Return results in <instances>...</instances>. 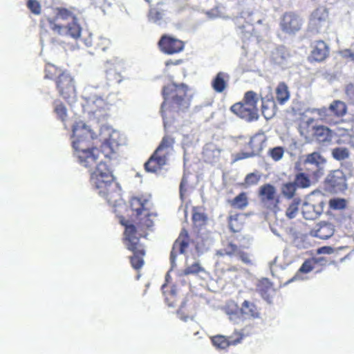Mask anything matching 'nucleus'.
Listing matches in <instances>:
<instances>
[{
	"label": "nucleus",
	"mask_w": 354,
	"mask_h": 354,
	"mask_svg": "<svg viewBox=\"0 0 354 354\" xmlns=\"http://www.w3.org/2000/svg\"><path fill=\"white\" fill-rule=\"evenodd\" d=\"M92 140H73L72 145L75 155L79 162L84 167L88 168L91 173V185L98 190V194L106 198L112 204L120 196L118 184L114 182V176L106 164L102 160L98 162L100 152L97 148H91Z\"/></svg>",
	"instance_id": "1"
},
{
	"label": "nucleus",
	"mask_w": 354,
	"mask_h": 354,
	"mask_svg": "<svg viewBox=\"0 0 354 354\" xmlns=\"http://www.w3.org/2000/svg\"><path fill=\"white\" fill-rule=\"evenodd\" d=\"M188 86L185 84L172 83L163 88L164 102L161 106V115L164 126L170 125L175 118V113L184 112L190 105V97L187 95Z\"/></svg>",
	"instance_id": "2"
},
{
	"label": "nucleus",
	"mask_w": 354,
	"mask_h": 354,
	"mask_svg": "<svg viewBox=\"0 0 354 354\" xmlns=\"http://www.w3.org/2000/svg\"><path fill=\"white\" fill-rule=\"evenodd\" d=\"M136 230L133 225H126L124 231V241L128 250L133 252V255L131 257L132 267L138 270L144 264L143 257L145 254L143 245L140 243L139 238L136 236Z\"/></svg>",
	"instance_id": "3"
},
{
	"label": "nucleus",
	"mask_w": 354,
	"mask_h": 354,
	"mask_svg": "<svg viewBox=\"0 0 354 354\" xmlns=\"http://www.w3.org/2000/svg\"><path fill=\"white\" fill-rule=\"evenodd\" d=\"M243 101V103L239 102L232 105L230 108L231 111L246 121L258 120L259 114L257 109V104L259 101L258 95L252 91H248L245 93Z\"/></svg>",
	"instance_id": "4"
},
{
	"label": "nucleus",
	"mask_w": 354,
	"mask_h": 354,
	"mask_svg": "<svg viewBox=\"0 0 354 354\" xmlns=\"http://www.w3.org/2000/svg\"><path fill=\"white\" fill-rule=\"evenodd\" d=\"M172 151L171 140L164 138L153 155L145 164L146 171L155 173L158 169H160L164 165H167L168 156L171 153Z\"/></svg>",
	"instance_id": "5"
},
{
	"label": "nucleus",
	"mask_w": 354,
	"mask_h": 354,
	"mask_svg": "<svg viewBox=\"0 0 354 354\" xmlns=\"http://www.w3.org/2000/svg\"><path fill=\"white\" fill-rule=\"evenodd\" d=\"M303 165L312 180L317 182L325 174L327 160L320 152L313 151L304 156Z\"/></svg>",
	"instance_id": "6"
},
{
	"label": "nucleus",
	"mask_w": 354,
	"mask_h": 354,
	"mask_svg": "<svg viewBox=\"0 0 354 354\" xmlns=\"http://www.w3.org/2000/svg\"><path fill=\"white\" fill-rule=\"evenodd\" d=\"M127 69V64L123 59L114 57L104 64L106 80L110 83L119 84L122 81V73Z\"/></svg>",
	"instance_id": "7"
},
{
	"label": "nucleus",
	"mask_w": 354,
	"mask_h": 354,
	"mask_svg": "<svg viewBox=\"0 0 354 354\" xmlns=\"http://www.w3.org/2000/svg\"><path fill=\"white\" fill-rule=\"evenodd\" d=\"M328 24V12L324 7H319L311 14L307 36L311 37L325 29Z\"/></svg>",
	"instance_id": "8"
},
{
	"label": "nucleus",
	"mask_w": 354,
	"mask_h": 354,
	"mask_svg": "<svg viewBox=\"0 0 354 354\" xmlns=\"http://www.w3.org/2000/svg\"><path fill=\"white\" fill-rule=\"evenodd\" d=\"M56 84L61 96L69 103L75 101L77 94L74 80L69 73L62 72L59 74Z\"/></svg>",
	"instance_id": "9"
},
{
	"label": "nucleus",
	"mask_w": 354,
	"mask_h": 354,
	"mask_svg": "<svg viewBox=\"0 0 354 354\" xmlns=\"http://www.w3.org/2000/svg\"><path fill=\"white\" fill-rule=\"evenodd\" d=\"M250 17V12H242L240 16L234 19V24L237 26L239 34L241 35L243 43L254 42V39L257 40V38L252 34L254 28L252 25L253 20Z\"/></svg>",
	"instance_id": "10"
},
{
	"label": "nucleus",
	"mask_w": 354,
	"mask_h": 354,
	"mask_svg": "<svg viewBox=\"0 0 354 354\" xmlns=\"http://www.w3.org/2000/svg\"><path fill=\"white\" fill-rule=\"evenodd\" d=\"M88 103L93 104V106L91 107L88 111L93 115V119L96 120L97 122H102L106 119L109 115L107 111L110 109L112 104L105 102L101 97H97L95 100L90 99Z\"/></svg>",
	"instance_id": "11"
},
{
	"label": "nucleus",
	"mask_w": 354,
	"mask_h": 354,
	"mask_svg": "<svg viewBox=\"0 0 354 354\" xmlns=\"http://www.w3.org/2000/svg\"><path fill=\"white\" fill-rule=\"evenodd\" d=\"M117 133L115 132L109 126L102 124L100 128V136L102 140V149L105 151L109 149L112 153H114L118 143L113 138V136Z\"/></svg>",
	"instance_id": "12"
},
{
	"label": "nucleus",
	"mask_w": 354,
	"mask_h": 354,
	"mask_svg": "<svg viewBox=\"0 0 354 354\" xmlns=\"http://www.w3.org/2000/svg\"><path fill=\"white\" fill-rule=\"evenodd\" d=\"M326 183L333 188L335 192H342L347 189L345 176L340 170H334L328 174Z\"/></svg>",
	"instance_id": "13"
},
{
	"label": "nucleus",
	"mask_w": 354,
	"mask_h": 354,
	"mask_svg": "<svg viewBox=\"0 0 354 354\" xmlns=\"http://www.w3.org/2000/svg\"><path fill=\"white\" fill-rule=\"evenodd\" d=\"M301 26V19L292 12L286 13L281 21L282 30L289 34L295 33L300 30Z\"/></svg>",
	"instance_id": "14"
},
{
	"label": "nucleus",
	"mask_w": 354,
	"mask_h": 354,
	"mask_svg": "<svg viewBox=\"0 0 354 354\" xmlns=\"http://www.w3.org/2000/svg\"><path fill=\"white\" fill-rule=\"evenodd\" d=\"M97 138L96 133L83 121L75 122L73 125V140H93Z\"/></svg>",
	"instance_id": "15"
},
{
	"label": "nucleus",
	"mask_w": 354,
	"mask_h": 354,
	"mask_svg": "<svg viewBox=\"0 0 354 354\" xmlns=\"http://www.w3.org/2000/svg\"><path fill=\"white\" fill-rule=\"evenodd\" d=\"M188 246V232L185 229L182 230L178 239L174 243L170 253V264L171 268L176 266L177 254H183Z\"/></svg>",
	"instance_id": "16"
},
{
	"label": "nucleus",
	"mask_w": 354,
	"mask_h": 354,
	"mask_svg": "<svg viewBox=\"0 0 354 354\" xmlns=\"http://www.w3.org/2000/svg\"><path fill=\"white\" fill-rule=\"evenodd\" d=\"M230 75L227 73L218 72L212 80V88L216 93H223L227 87Z\"/></svg>",
	"instance_id": "17"
},
{
	"label": "nucleus",
	"mask_w": 354,
	"mask_h": 354,
	"mask_svg": "<svg viewBox=\"0 0 354 354\" xmlns=\"http://www.w3.org/2000/svg\"><path fill=\"white\" fill-rule=\"evenodd\" d=\"M316 127L315 120L313 118H310L300 122L299 131L301 136L306 140H308L313 136L314 131H315Z\"/></svg>",
	"instance_id": "18"
},
{
	"label": "nucleus",
	"mask_w": 354,
	"mask_h": 354,
	"mask_svg": "<svg viewBox=\"0 0 354 354\" xmlns=\"http://www.w3.org/2000/svg\"><path fill=\"white\" fill-rule=\"evenodd\" d=\"M240 313L242 316H245L246 318L257 319L260 317V313L257 306L248 300L243 302Z\"/></svg>",
	"instance_id": "19"
},
{
	"label": "nucleus",
	"mask_w": 354,
	"mask_h": 354,
	"mask_svg": "<svg viewBox=\"0 0 354 354\" xmlns=\"http://www.w3.org/2000/svg\"><path fill=\"white\" fill-rule=\"evenodd\" d=\"M319 142H330L333 138V131L326 127L317 126L313 136Z\"/></svg>",
	"instance_id": "20"
},
{
	"label": "nucleus",
	"mask_w": 354,
	"mask_h": 354,
	"mask_svg": "<svg viewBox=\"0 0 354 354\" xmlns=\"http://www.w3.org/2000/svg\"><path fill=\"white\" fill-rule=\"evenodd\" d=\"M261 112L266 120L272 118L275 115V103L273 100H267L261 98Z\"/></svg>",
	"instance_id": "21"
},
{
	"label": "nucleus",
	"mask_w": 354,
	"mask_h": 354,
	"mask_svg": "<svg viewBox=\"0 0 354 354\" xmlns=\"http://www.w3.org/2000/svg\"><path fill=\"white\" fill-rule=\"evenodd\" d=\"M313 269V263L311 260H306L298 271L295 273L294 277L291 278L287 283L293 282L298 280H304L306 278L302 277L303 274H306L312 271Z\"/></svg>",
	"instance_id": "22"
},
{
	"label": "nucleus",
	"mask_w": 354,
	"mask_h": 354,
	"mask_svg": "<svg viewBox=\"0 0 354 354\" xmlns=\"http://www.w3.org/2000/svg\"><path fill=\"white\" fill-rule=\"evenodd\" d=\"M276 98L280 104H284L290 98L288 87L284 82H280L276 88Z\"/></svg>",
	"instance_id": "23"
},
{
	"label": "nucleus",
	"mask_w": 354,
	"mask_h": 354,
	"mask_svg": "<svg viewBox=\"0 0 354 354\" xmlns=\"http://www.w3.org/2000/svg\"><path fill=\"white\" fill-rule=\"evenodd\" d=\"M302 214L304 218L306 220H315L320 216L316 209L315 205L307 202L303 204Z\"/></svg>",
	"instance_id": "24"
},
{
	"label": "nucleus",
	"mask_w": 354,
	"mask_h": 354,
	"mask_svg": "<svg viewBox=\"0 0 354 354\" xmlns=\"http://www.w3.org/2000/svg\"><path fill=\"white\" fill-rule=\"evenodd\" d=\"M334 234L333 225L330 223H324L315 231V236L320 239H328Z\"/></svg>",
	"instance_id": "25"
},
{
	"label": "nucleus",
	"mask_w": 354,
	"mask_h": 354,
	"mask_svg": "<svg viewBox=\"0 0 354 354\" xmlns=\"http://www.w3.org/2000/svg\"><path fill=\"white\" fill-rule=\"evenodd\" d=\"M329 52L328 46H315L311 51L310 57L316 62L323 61Z\"/></svg>",
	"instance_id": "26"
},
{
	"label": "nucleus",
	"mask_w": 354,
	"mask_h": 354,
	"mask_svg": "<svg viewBox=\"0 0 354 354\" xmlns=\"http://www.w3.org/2000/svg\"><path fill=\"white\" fill-rule=\"evenodd\" d=\"M328 110H330V114H334L337 117H342L346 113V105L342 101L335 100L330 104Z\"/></svg>",
	"instance_id": "27"
},
{
	"label": "nucleus",
	"mask_w": 354,
	"mask_h": 354,
	"mask_svg": "<svg viewBox=\"0 0 354 354\" xmlns=\"http://www.w3.org/2000/svg\"><path fill=\"white\" fill-rule=\"evenodd\" d=\"M310 177L308 174L301 171L295 175L293 182L295 183L297 188H308L311 185Z\"/></svg>",
	"instance_id": "28"
},
{
	"label": "nucleus",
	"mask_w": 354,
	"mask_h": 354,
	"mask_svg": "<svg viewBox=\"0 0 354 354\" xmlns=\"http://www.w3.org/2000/svg\"><path fill=\"white\" fill-rule=\"evenodd\" d=\"M240 248L232 243H228L223 248L216 251L217 256L223 257L225 255L230 257H236Z\"/></svg>",
	"instance_id": "29"
},
{
	"label": "nucleus",
	"mask_w": 354,
	"mask_h": 354,
	"mask_svg": "<svg viewBox=\"0 0 354 354\" xmlns=\"http://www.w3.org/2000/svg\"><path fill=\"white\" fill-rule=\"evenodd\" d=\"M297 189V187L293 181L287 182L281 185V192L285 198L291 199L294 197Z\"/></svg>",
	"instance_id": "30"
},
{
	"label": "nucleus",
	"mask_w": 354,
	"mask_h": 354,
	"mask_svg": "<svg viewBox=\"0 0 354 354\" xmlns=\"http://www.w3.org/2000/svg\"><path fill=\"white\" fill-rule=\"evenodd\" d=\"M286 57V53L285 52L284 46H277L272 51L271 58L272 61L277 64H283Z\"/></svg>",
	"instance_id": "31"
},
{
	"label": "nucleus",
	"mask_w": 354,
	"mask_h": 354,
	"mask_svg": "<svg viewBox=\"0 0 354 354\" xmlns=\"http://www.w3.org/2000/svg\"><path fill=\"white\" fill-rule=\"evenodd\" d=\"M248 205L247 195L245 192H241L237 195L231 202V205L235 208L243 209Z\"/></svg>",
	"instance_id": "32"
},
{
	"label": "nucleus",
	"mask_w": 354,
	"mask_h": 354,
	"mask_svg": "<svg viewBox=\"0 0 354 354\" xmlns=\"http://www.w3.org/2000/svg\"><path fill=\"white\" fill-rule=\"evenodd\" d=\"M275 193V187L270 184H266L261 186L259 189V194L268 201L272 200L274 198Z\"/></svg>",
	"instance_id": "33"
},
{
	"label": "nucleus",
	"mask_w": 354,
	"mask_h": 354,
	"mask_svg": "<svg viewBox=\"0 0 354 354\" xmlns=\"http://www.w3.org/2000/svg\"><path fill=\"white\" fill-rule=\"evenodd\" d=\"M148 201L146 199L133 197L131 201V207L133 211L137 212V215H140L142 211L145 209V205Z\"/></svg>",
	"instance_id": "34"
},
{
	"label": "nucleus",
	"mask_w": 354,
	"mask_h": 354,
	"mask_svg": "<svg viewBox=\"0 0 354 354\" xmlns=\"http://www.w3.org/2000/svg\"><path fill=\"white\" fill-rule=\"evenodd\" d=\"M67 32L73 38H77L80 36L82 28L78 24L77 18H73V21L67 26Z\"/></svg>",
	"instance_id": "35"
},
{
	"label": "nucleus",
	"mask_w": 354,
	"mask_h": 354,
	"mask_svg": "<svg viewBox=\"0 0 354 354\" xmlns=\"http://www.w3.org/2000/svg\"><path fill=\"white\" fill-rule=\"evenodd\" d=\"M350 153L347 148L338 147L333 149L332 156L337 160H343L349 157Z\"/></svg>",
	"instance_id": "36"
},
{
	"label": "nucleus",
	"mask_w": 354,
	"mask_h": 354,
	"mask_svg": "<svg viewBox=\"0 0 354 354\" xmlns=\"http://www.w3.org/2000/svg\"><path fill=\"white\" fill-rule=\"evenodd\" d=\"M300 203L301 200L299 198H294L286 212V215L288 218L292 219L296 217L299 212Z\"/></svg>",
	"instance_id": "37"
},
{
	"label": "nucleus",
	"mask_w": 354,
	"mask_h": 354,
	"mask_svg": "<svg viewBox=\"0 0 354 354\" xmlns=\"http://www.w3.org/2000/svg\"><path fill=\"white\" fill-rule=\"evenodd\" d=\"M159 50L165 54L173 55L182 52L184 46H158Z\"/></svg>",
	"instance_id": "38"
},
{
	"label": "nucleus",
	"mask_w": 354,
	"mask_h": 354,
	"mask_svg": "<svg viewBox=\"0 0 354 354\" xmlns=\"http://www.w3.org/2000/svg\"><path fill=\"white\" fill-rule=\"evenodd\" d=\"M45 73L46 78L52 79L57 75L59 77V75L62 72L53 64L48 63L46 66Z\"/></svg>",
	"instance_id": "39"
},
{
	"label": "nucleus",
	"mask_w": 354,
	"mask_h": 354,
	"mask_svg": "<svg viewBox=\"0 0 354 354\" xmlns=\"http://www.w3.org/2000/svg\"><path fill=\"white\" fill-rule=\"evenodd\" d=\"M55 112L56 113L59 119L64 122L67 117L66 108L61 102H56L55 103Z\"/></svg>",
	"instance_id": "40"
},
{
	"label": "nucleus",
	"mask_w": 354,
	"mask_h": 354,
	"mask_svg": "<svg viewBox=\"0 0 354 354\" xmlns=\"http://www.w3.org/2000/svg\"><path fill=\"white\" fill-rule=\"evenodd\" d=\"M204 268L200 265L198 262H194L190 266H187L184 270L183 273L185 275L196 274L201 272H203Z\"/></svg>",
	"instance_id": "41"
},
{
	"label": "nucleus",
	"mask_w": 354,
	"mask_h": 354,
	"mask_svg": "<svg viewBox=\"0 0 354 354\" xmlns=\"http://www.w3.org/2000/svg\"><path fill=\"white\" fill-rule=\"evenodd\" d=\"M215 347L220 349H225L229 346L228 341L221 335L215 336L212 339Z\"/></svg>",
	"instance_id": "42"
},
{
	"label": "nucleus",
	"mask_w": 354,
	"mask_h": 354,
	"mask_svg": "<svg viewBox=\"0 0 354 354\" xmlns=\"http://www.w3.org/2000/svg\"><path fill=\"white\" fill-rule=\"evenodd\" d=\"M73 18H77L73 15V14L68 10L66 8H58L57 12L56 14V19H61L64 20H67L69 19H72L73 21Z\"/></svg>",
	"instance_id": "43"
},
{
	"label": "nucleus",
	"mask_w": 354,
	"mask_h": 354,
	"mask_svg": "<svg viewBox=\"0 0 354 354\" xmlns=\"http://www.w3.org/2000/svg\"><path fill=\"white\" fill-rule=\"evenodd\" d=\"M329 206L333 209L341 210L346 207V201L343 198H333L329 201Z\"/></svg>",
	"instance_id": "44"
},
{
	"label": "nucleus",
	"mask_w": 354,
	"mask_h": 354,
	"mask_svg": "<svg viewBox=\"0 0 354 354\" xmlns=\"http://www.w3.org/2000/svg\"><path fill=\"white\" fill-rule=\"evenodd\" d=\"M164 16L163 10H158L156 8H151L149 11V18L150 21L158 23L162 19Z\"/></svg>",
	"instance_id": "45"
},
{
	"label": "nucleus",
	"mask_w": 354,
	"mask_h": 354,
	"mask_svg": "<svg viewBox=\"0 0 354 354\" xmlns=\"http://www.w3.org/2000/svg\"><path fill=\"white\" fill-rule=\"evenodd\" d=\"M283 149L281 147H274L269 151V155L274 161L280 160L283 156Z\"/></svg>",
	"instance_id": "46"
},
{
	"label": "nucleus",
	"mask_w": 354,
	"mask_h": 354,
	"mask_svg": "<svg viewBox=\"0 0 354 354\" xmlns=\"http://www.w3.org/2000/svg\"><path fill=\"white\" fill-rule=\"evenodd\" d=\"M206 15L209 19H215V18H223L227 19L228 17L225 16L224 13L221 10L218 6H216L212 10L207 11Z\"/></svg>",
	"instance_id": "47"
},
{
	"label": "nucleus",
	"mask_w": 354,
	"mask_h": 354,
	"mask_svg": "<svg viewBox=\"0 0 354 354\" xmlns=\"http://www.w3.org/2000/svg\"><path fill=\"white\" fill-rule=\"evenodd\" d=\"M179 42L180 44H185V43L180 40H178L176 37L169 35H163L160 39L159 41L157 44H172L174 43Z\"/></svg>",
	"instance_id": "48"
},
{
	"label": "nucleus",
	"mask_w": 354,
	"mask_h": 354,
	"mask_svg": "<svg viewBox=\"0 0 354 354\" xmlns=\"http://www.w3.org/2000/svg\"><path fill=\"white\" fill-rule=\"evenodd\" d=\"M259 180V176L254 173H250L248 174L245 178V183L248 185H254L258 183Z\"/></svg>",
	"instance_id": "49"
},
{
	"label": "nucleus",
	"mask_w": 354,
	"mask_h": 354,
	"mask_svg": "<svg viewBox=\"0 0 354 354\" xmlns=\"http://www.w3.org/2000/svg\"><path fill=\"white\" fill-rule=\"evenodd\" d=\"M238 259L241 260L243 263L246 265H252V261L251 260L250 255L242 251L241 249L239 250L236 257Z\"/></svg>",
	"instance_id": "50"
},
{
	"label": "nucleus",
	"mask_w": 354,
	"mask_h": 354,
	"mask_svg": "<svg viewBox=\"0 0 354 354\" xmlns=\"http://www.w3.org/2000/svg\"><path fill=\"white\" fill-rule=\"evenodd\" d=\"M257 140V136H254L250 138V142H248V147L251 149L252 151H255L257 153V156L259 154L260 151L262 149L261 142H259L258 145H255V142Z\"/></svg>",
	"instance_id": "51"
},
{
	"label": "nucleus",
	"mask_w": 354,
	"mask_h": 354,
	"mask_svg": "<svg viewBox=\"0 0 354 354\" xmlns=\"http://www.w3.org/2000/svg\"><path fill=\"white\" fill-rule=\"evenodd\" d=\"M345 93L348 98V100L353 104H354V85L349 84L345 87Z\"/></svg>",
	"instance_id": "52"
},
{
	"label": "nucleus",
	"mask_w": 354,
	"mask_h": 354,
	"mask_svg": "<svg viewBox=\"0 0 354 354\" xmlns=\"http://www.w3.org/2000/svg\"><path fill=\"white\" fill-rule=\"evenodd\" d=\"M27 6L28 8L34 13V14H39L40 13V6L39 3L35 0H28L27 3Z\"/></svg>",
	"instance_id": "53"
},
{
	"label": "nucleus",
	"mask_w": 354,
	"mask_h": 354,
	"mask_svg": "<svg viewBox=\"0 0 354 354\" xmlns=\"http://www.w3.org/2000/svg\"><path fill=\"white\" fill-rule=\"evenodd\" d=\"M256 156H257V153L255 151L240 152L235 155L234 161L241 160L243 159L248 158Z\"/></svg>",
	"instance_id": "54"
},
{
	"label": "nucleus",
	"mask_w": 354,
	"mask_h": 354,
	"mask_svg": "<svg viewBox=\"0 0 354 354\" xmlns=\"http://www.w3.org/2000/svg\"><path fill=\"white\" fill-rule=\"evenodd\" d=\"M229 319L234 324H239L242 321V317L239 315V312H227Z\"/></svg>",
	"instance_id": "55"
},
{
	"label": "nucleus",
	"mask_w": 354,
	"mask_h": 354,
	"mask_svg": "<svg viewBox=\"0 0 354 354\" xmlns=\"http://www.w3.org/2000/svg\"><path fill=\"white\" fill-rule=\"evenodd\" d=\"M239 216L238 214H235V215H231L230 216V223H229V226H230V230L234 232H238L239 230L237 228H236L234 225V223L233 222L234 221H237V217Z\"/></svg>",
	"instance_id": "56"
},
{
	"label": "nucleus",
	"mask_w": 354,
	"mask_h": 354,
	"mask_svg": "<svg viewBox=\"0 0 354 354\" xmlns=\"http://www.w3.org/2000/svg\"><path fill=\"white\" fill-rule=\"evenodd\" d=\"M48 22H49L50 29H52L53 30L56 31L59 33H61V30L63 29L62 26L56 24L55 23V21L51 19H48Z\"/></svg>",
	"instance_id": "57"
},
{
	"label": "nucleus",
	"mask_w": 354,
	"mask_h": 354,
	"mask_svg": "<svg viewBox=\"0 0 354 354\" xmlns=\"http://www.w3.org/2000/svg\"><path fill=\"white\" fill-rule=\"evenodd\" d=\"M192 218L194 222L205 221V220L206 219V216L203 213L196 212L193 214Z\"/></svg>",
	"instance_id": "58"
},
{
	"label": "nucleus",
	"mask_w": 354,
	"mask_h": 354,
	"mask_svg": "<svg viewBox=\"0 0 354 354\" xmlns=\"http://www.w3.org/2000/svg\"><path fill=\"white\" fill-rule=\"evenodd\" d=\"M315 205L317 212L321 215L322 214V212L324 211V208L326 205L325 201L322 200V201H319L317 204H315Z\"/></svg>",
	"instance_id": "59"
},
{
	"label": "nucleus",
	"mask_w": 354,
	"mask_h": 354,
	"mask_svg": "<svg viewBox=\"0 0 354 354\" xmlns=\"http://www.w3.org/2000/svg\"><path fill=\"white\" fill-rule=\"evenodd\" d=\"M212 152L216 153V156H218L220 153V151L218 149L213 150V149H209V148H206L205 149L203 153H204L205 156L209 157Z\"/></svg>",
	"instance_id": "60"
},
{
	"label": "nucleus",
	"mask_w": 354,
	"mask_h": 354,
	"mask_svg": "<svg viewBox=\"0 0 354 354\" xmlns=\"http://www.w3.org/2000/svg\"><path fill=\"white\" fill-rule=\"evenodd\" d=\"M187 183V180L185 177H183L180 184V194L181 198L183 196L184 186Z\"/></svg>",
	"instance_id": "61"
},
{
	"label": "nucleus",
	"mask_w": 354,
	"mask_h": 354,
	"mask_svg": "<svg viewBox=\"0 0 354 354\" xmlns=\"http://www.w3.org/2000/svg\"><path fill=\"white\" fill-rule=\"evenodd\" d=\"M318 113L320 116H326L328 115L330 113V110H328V108L323 107L318 111Z\"/></svg>",
	"instance_id": "62"
},
{
	"label": "nucleus",
	"mask_w": 354,
	"mask_h": 354,
	"mask_svg": "<svg viewBox=\"0 0 354 354\" xmlns=\"http://www.w3.org/2000/svg\"><path fill=\"white\" fill-rule=\"evenodd\" d=\"M333 251V248L331 247H322L319 249V253H326L330 254Z\"/></svg>",
	"instance_id": "63"
},
{
	"label": "nucleus",
	"mask_w": 354,
	"mask_h": 354,
	"mask_svg": "<svg viewBox=\"0 0 354 354\" xmlns=\"http://www.w3.org/2000/svg\"><path fill=\"white\" fill-rule=\"evenodd\" d=\"M271 232L276 235L277 236L281 238V234L278 232L277 230L273 227H271Z\"/></svg>",
	"instance_id": "64"
}]
</instances>
